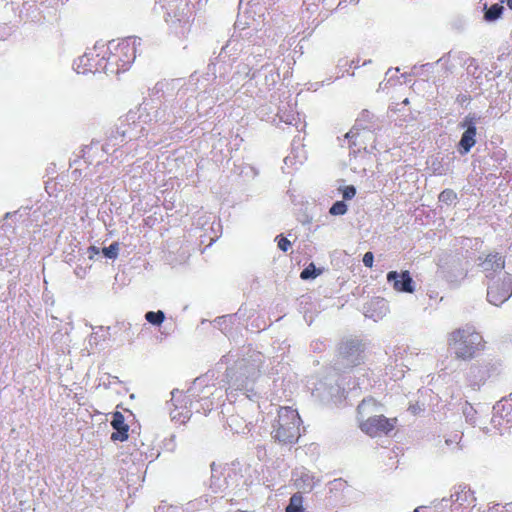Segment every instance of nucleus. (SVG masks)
<instances>
[{
    "mask_svg": "<svg viewBox=\"0 0 512 512\" xmlns=\"http://www.w3.org/2000/svg\"><path fill=\"white\" fill-rule=\"evenodd\" d=\"M447 346L458 361H471L485 348L480 332L472 326L453 330L448 334Z\"/></svg>",
    "mask_w": 512,
    "mask_h": 512,
    "instance_id": "f257e3e1",
    "label": "nucleus"
},
{
    "mask_svg": "<svg viewBox=\"0 0 512 512\" xmlns=\"http://www.w3.org/2000/svg\"><path fill=\"white\" fill-rule=\"evenodd\" d=\"M301 418L299 413L292 407H280L277 414V421L274 430V438L283 445H292L300 437Z\"/></svg>",
    "mask_w": 512,
    "mask_h": 512,
    "instance_id": "f03ea898",
    "label": "nucleus"
},
{
    "mask_svg": "<svg viewBox=\"0 0 512 512\" xmlns=\"http://www.w3.org/2000/svg\"><path fill=\"white\" fill-rule=\"evenodd\" d=\"M107 49L106 61L108 72L118 74L129 69L135 59V41L126 38L115 45L105 46Z\"/></svg>",
    "mask_w": 512,
    "mask_h": 512,
    "instance_id": "7ed1b4c3",
    "label": "nucleus"
},
{
    "mask_svg": "<svg viewBox=\"0 0 512 512\" xmlns=\"http://www.w3.org/2000/svg\"><path fill=\"white\" fill-rule=\"evenodd\" d=\"M107 49L105 46H95L80 56L74 62V69L78 74L109 73L106 61Z\"/></svg>",
    "mask_w": 512,
    "mask_h": 512,
    "instance_id": "20e7f679",
    "label": "nucleus"
},
{
    "mask_svg": "<svg viewBox=\"0 0 512 512\" xmlns=\"http://www.w3.org/2000/svg\"><path fill=\"white\" fill-rule=\"evenodd\" d=\"M396 418H387L385 415L371 416L367 420L360 422V429L370 437H380L388 435L395 429Z\"/></svg>",
    "mask_w": 512,
    "mask_h": 512,
    "instance_id": "39448f33",
    "label": "nucleus"
},
{
    "mask_svg": "<svg viewBox=\"0 0 512 512\" xmlns=\"http://www.w3.org/2000/svg\"><path fill=\"white\" fill-rule=\"evenodd\" d=\"M511 295L512 276L510 274H505L503 279L488 286L487 299L495 306L503 304Z\"/></svg>",
    "mask_w": 512,
    "mask_h": 512,
    "instance_id": "423d86ee",
    "label": "nucleus"
},
{
    "mask_svg": "<svg viewBox=\"0 0 512 512\" xmlns=\"http://www.w3.org/2000/svg\"><path fill=\"white\" fill-rule=\"evenodd\" d=\"M452 512H470L475 505L476 498L471 488L458 487L452 495Z\"/></svg>",
    "mask_w": 512,
    "mask_h": 512,
    "instance_id": "0eeeda50",
    "label": "nucleus"
},
{
    "mask_svg": "<svg viewBox=\"0 0 512 512\" xmlns=\"http://www.w3.org/2000/svg\"><path fill=\"white\" fill-rule=\"evenodd\" d=\"M481 271L488 279H492L495 275L505 269V257L500 253H490L484 257H479Z\"/></svg>",
    "mask_w": 512,
    "mask_h": 512,
    "instance_id": "6e6552de",
    "label": "nucleus"
},
{
    "mask_svg": "<svg viewBox=\"0 0 512 512\" xmlns=\"http://www.w3.org/2000/svg\"><path fill=\"white\" fill-rule=\"evenodd\" d=\"M387 281L393 284V288L397 292L410 294L414 292L413 279L408 270H404L402 273H398L395 270L389 271Z\"/></svg>",
    "mask_w": 512,
    "mask_h": 512,
    "instance_id": "1a4fd4ad",
    "label": "nucleus"
},
{
    "mask_svg": "<svg viewBox=\"0 0 512 512\" xmlns=\"http://www.w3.org/2000/svg\"><path fill=\"white\" fill-rule=\"evenodd\" d=\"M115 432L112 433L110 439L113 441L124 442L129 438V425L125 423L124 415L120 412H115L110 421Z\"/></svg>",
    "mask_w": 512,
    "mask_h": 512,
    "instance_id": "9d476101",
    "label": "nucleus"
},
{
    "mask_svg": "<svg viewBox=\"0 0 512 512\" xmlns=\"http://www.w3.org/2000/svg\"><path fill=\"white\" fill-rule=\"evenodd\" d=\"M476 128L473 124L468 126L464 131L458 147H460L461 154L468 153L475 144Z\"/></svg>",
    "mask_w": 512,
    "mask_h": 512,
    "instance_id": "9b49d317",
    "label": "nucleus"
},
{
    "mask_svg": "<svg viewBox=\"0 0 512 512\" xmlns=\"http://www.w3.org/2000/svg\"><path fill=\"white\" fill-rule=\"evenodd\" d=\"M316 484L317 480L310 472H302L301 475L294 480L295 488L300 489L305 493L311 492Z\"/></svg>",
    "mask_w": 512,
    "mask_h": 512,
    "instance_id": "f8f14e48",
    "label": "nucleus"
},
{
    "mask_svg": "<svg viewBox=\"0 0 512 512\" xmlns=\"http://www.w3.org/2000/svg\"><path fill=\"white\" fill-rule=\"evenodd\" d=\"M285 512H305L301 492H296L291 496L290 503L287 504Z\"/></svg>",
    "mask_w": 512,
    "mask_h": 512,
    "instance_id": "ddd939ff",
    "label": "nucleus"
},
{
    "mask_svg": "<svg viewBox=\"0 0 512 512\" xmlns=\"http://www.w3.org/2000/svg\"><path fill=\"white\" fill-rule=\"evenodd\" d=\"M380 407V403L377 402L373 398L363 399L362 402L358 406V414L363 416L369 413V408H372L371 411L376 410Z\"/></svg>",
    "mask_w": 512,
    "mask_h": 512,
    "instance_id": "4468645a",
    "label": "nucleus"
},
{
    "mask_svg": "<svg viewBox=\"0 0 512 512\" xmlns=\"http://www.w3.org/2000/svg\"><path fill=\"white\" fill-rule=\"evenodd\" d=\"M503 11L504 7L502 5L498 3L491 5V7L487 9L486 13H484V19L487 21H495L501 16Z\"/></svg>",
    "mask_w": 512,
    "mask_h": 512,
    "instance_id": "2eb2a0df",
    "label": "nucleus"
},
{
    "mask_svg": "<svg viewBox=\"0 0 512 512\" xmlns=\"http://www.w3.org/2000/svg\"><path fill=\"white\" fill-rule=\"evenodd\" d=\"M146 320L151 325H161L165 320V314L163 311H149L146 313Z\"/></svg>",
    "mask_w": 512,
    "mask_h": 512,
    "instance_id": "dca6fc26",
    "label": "nucleus"
},
{
    "mask_svg": "<svg viewBox=\"0 0 512 512\" xmlns=\"http://www.w3.org/2000/svg\"><path fill=\"white\" fill-rule=\"evenodd\" d=\"M438 199L441 203L453 204L457 199V195L453 189L446 188L440 192Z\"/></svg>",
    "mask_w": 512,
    "mask_h": 512,
    "instance_id": "f3484780",
    "label": "nucleus"
},
{
    "mask_svg": "<svg viewBox=\"0 0 512 512\" xmlns=\"http://www.w3.org/2000/svg\"><path fill=\"white\" fill-rule=\"evenodd\" d=\"M319 272L315 269V266L313 263H310L308 266L304 268V270L301 271L300 277L303 280L306 279H313L317 277Z\"/></svg>",
    "mask_w": 512,
    "mask_h": 512,
    "instance_id": "a211bd4d",
    "label": "nucleus"
},
{
    "mask_svg": "<svg viewBox=\"0 0 512 512\" xmlns=\"http://www.w3.org/2000/svg\"><path fill=\"white\" fill-rule=\"evenodd\" d=\"M276 241L278 249L283 252L290 250L292 247L291 241L285 238L283 235H278L276 237Z\"/></svg>",
    "mask_w": 512,
    "mask_h": 512,
    "instance_id": "6ab92c4d",
    "label": "nucleus"
},
{
    "mask_svg": "<svg viewBox=\"0 0 512 512\" xmlns=\"http://www.w3.org/2000/svg\"><path fill=\"white\" fill-rule=\"evenodd\" d=\"M103 254L109 259H115L118 255V243L113 242L108 247L103 248Z\"/></svg>",
    "mask_w": 512,
    "mask_h": 512,
    "instance_id": "aec40b11",
    "label": "nucleus"
},
{
    "mask_svg": "<svg viewBox=\"0 0 512 512\" xmlns=\"http://www.w3.org/2000/svg\"><path fill=\"white\" fill-rule=\"evenodd\" d=\"M346 204L342 201H338L333 204L332 208H330L329 212L332 215H343L346 212Z\"/></svg>",
    "mask_w": 512,
    "mask_h": 512,
    "instance_id": "412c9836",
    "label": "nucleus"
},
{
    "mask_svg": "<svg viewBox=\"0 0 512 512\" xmlns=\"http://www.w3.org/2000/svg\"><path fill=\"white\" fill-rule=\"evenodd\" d=\"M364 353H365L364 345L358 344V345L354 346V361H358V363L360 362V360L363 361Z\"/></svg>",
    "mask_w": 512,
    "mask_h": 512,
    "instance_id": "4be33fe9",
    "label": "nucleus"
},
{
    "mask_svg": "<svg viewBox=\"0 0 512 512\" xmlns=\"http://www.w3.org/2000/svg\"><path fill=\"white\" fill-rule=\"evenodd\" d=\"M407 410L409 413H411L413 415H419L422 412L423 408L419 404V402H415L413 404H410V406H408Z\"/></svg>",
    "mask_w": 512,
    "mask_h": 512,
    "instance_id": "5701e85b",
    "label": "nucleus"
},
{
    "mask_svg": "<svg viewBox=\"0 0 512 512\" xmlns=\"http://www.w3.org/2000/svg\"><path fill=\"white\" fill-rule=\"evenodd\" d=\"M363 264L367 267H372L373 264V254L372 252H367L363 256Z\"/></svg>",
    "mask_w": 512,
    "mask_h": 512,
    "instance_id": "b1692460",
    "label": "nucleus"
},
{
    "mask_svg": "<svg viewBox=\"0 0 512 512\" xmlns=\"http://www.w3.org/2000/svg\"><path fill=\"white\" fill-rule=\"evenodd\" d=\"M352 193V186H348L345 188L344 190V198H348L349 197V194Z\"/></svg>",
    "mask_w": 512,
    "mask_h": 512,
    "instance_id": "393cba45",
    "label": "nucleus"
},
{
    "mask_svg": "<svg viewBox=\"0 0 512 512\" xmlns=\"http://www.w3.org/2000/svg\"><path fill=\"white\" fill-rule=\"evenodd\" d=\"M507 7L512 10V0H507Z\"/></svg>",
    "mask_w": 512,
    "mask_h": 512,
    "instance_id": "a878e982",
    "label": "nucleus"
},
{
    "mask_svg": "<svg viewBox=\"0 0 512 512\" xmlns=\"http://www.w3.org/2000/svg\"><path fill=\"white\" fill-rule=\"evenodd\" d=\"M344 137L348 138L349 137V132H347Z\"/></svg>",
    "mask_w": 512,
    "mask_h": 512,
    "instance_id": "bb28decb",
    "label": "nucleus"
},
{
    "mask_svg": "<svg viewBox=\"0 0 512 512\" xmlns=\"http://www.w3.org/2000/svg\"><path fill=\"white\" fill-rule=\"evenodd\" d=\"M236 512H246V511H240V510H239V511H236Z\"/></svg>",
    "mask_w": 512,
    "mask_h": 512,
    "instance_id": "cd10ccee",
    "label": "nucleus"
}]
</instances>
